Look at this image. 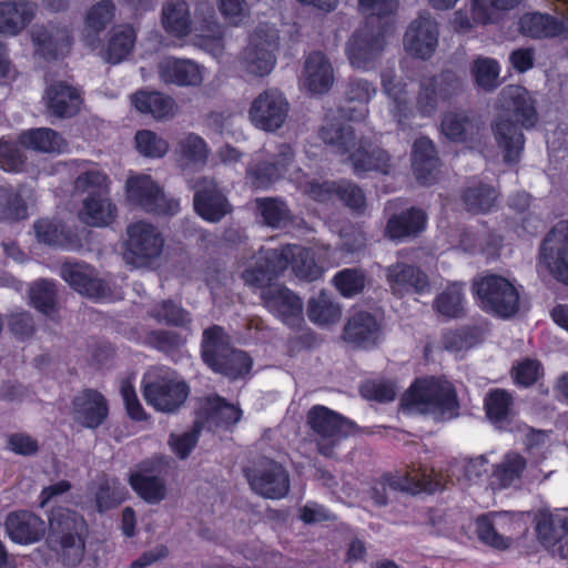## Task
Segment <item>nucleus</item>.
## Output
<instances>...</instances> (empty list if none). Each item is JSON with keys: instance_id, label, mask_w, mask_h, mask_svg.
Instances as JSON below:
<instances>
[{"instance_id": "1", "label": "nucleus", "mask_w": 568, "mask_h": 568, "mask_svg": "<svg viewBox=\"0 0 568 568\" xmlns=\"http://www.w3.org/2000/svg\"><path fill=\"white\" fill-rule=\"evenodd\" d=\"M496 105L500 113L493 123L494 136L503 151L504 161L515 163L524 150L525 139L510 115L523 128L534 126L537 122L535 101L525 88L508 85L500 91Z\"/></svg>"}, {"instance_id": "2", "label": "nucleus", "mask_w": 568, "mask_h": 568, "mask_svg": "<svg viewBox=\"0 0 568 568\" xmlns=\"http://www.w3.org/2000/svg\"><path fill=\"white\" fill-rule=\"evenodd\" d=\"M288 265L297 277L306 281H314L322 274V267L316 264L310 250L300 245H286L281 250H261L242 273V278L247 285L263 287Z\"/></svg>"}, {"instance_id": "3", "label": "nucleus", "mask_w": 568, "mask_h": 568, "mask_svg": "<svg viewBox=\"0 0 568 568\" xmlns=\"http://www.w3.org/2000/svg\"><path fill=\"white\" fill-rule=\"evenodd\" d=\"M318 134L321 140L332 145L337 154L346 156L356 174L369 171L389 173L392 168L389 154L379 148H373L366 141H357L351 125L326 123L320 129Z\"/></svg>"}, {"instance_id": "4", "label": "nucleus", "mask_w": 568, "mask_h": 568, "mask_svg": "<svg viewBox=\"0 0 568 568\" xmlns=\"http://www.w3.org/2000/svg\"><path fill=\"white\" fill-rule=\"evenodd\" d=\"M293 166V150L283 144L278 148L276 159L271 163H253L247 170V181L256 189H266L277 180L288 175L296 182L298 189L316 201H328L336 195L337 184L333 182H318L300 175L298 171L291 172Z\"/></svg>"}, {"instance_id": "5", "label": "nucleus", "mask_w": 568, "mask_h": 568, "mask_svg": "<svg viewBox=\"0 0 568 568\" xmlns=\"http://www.w3.org/2000/svg\"><path fill=\"white\" fill-rule=\"evenodd\" d=\"M402 406L410 414L452 417L457 408L456 390L445 378H419L404 394Z\"/></svg>"}, {"instance_id": "6", "label": "nucleus", "mask_w": 568, "mask_h": 568, "mask_svg": "<svg viewBox=\"0 0 568 568\" xmlns=\"http://www.w3.org/2000/svg\"><path fill=\"white\" fill-rule=\"evenodd\" d=\"M49 541L65 566H77L84 556L85 523L82 517L65 508L51 513Z\"/></svg>"}, {"instance_id": "7", "label": "nucleus", "mask_w": 568, "mask_h": 568, "mask_svg": "<svg viewBox=\"0 0 568 568\" xmlns=\"http://www.w3.org/2000/svg\"><path fill=\"white\" fill-rule=\"evenodd\" d=\"M202 357L214 372L231 379L243 377L252 366V359L245 352L230 347L227 336L220 326L203 332Z\"/></svg>"}, {"instance_id": "8", "label": "nucleus", "mask_w": 568, "mask_h": 568, "mask_svg": "<svg viewBox=\"0 0 568 568\" xmlns=\"http://www.w3.org/2000/svg\"><path fill=\"white\" fill-rule=\"evenodd\" d=\"M280 47L277 29L268 23L258 24L248 36L239 63L241 70L251 78L267 77L276 65Z\"/></svg>"}, {"instance_id": "9", "label": "nucleus", "mask_w": 568, "mask_h": 568, "mask_svg": "<svg viewBox=\"0 0 568 568\" xmlns=\"http://www.w3.org/2000/svg\"><path fill=\"white\" fill-rule=\"evenodd\" d=\"M187 395L186 383L169 367H154L144 376L143 397L159 412L176 410L185 402Z\"/></svg>"}, {"instance_id": "10", "label": "nucleus", "mask_w": 568, "mask_h": 568, "mask_svg": "<svg viewBox=\"0 0 568 568\" xmlns=\"http://www.w3.org/2000/svg\"><path fill=\"white\" fill-rule=\"evenodd\" d=\"M474 291L481 310L503 318L515 315L519 310V292L508 278L486 274L474 281Z\"/></svg>"}, {"instance_id": "11", "label": "nucleus", "mask_w": 568, "mask_h": 568, "mask_svg": "<svg viewBox=\"0 0 568 568\" xmlns=\"http://www.w3.org/2000/svg\"><path fill=\"white\" fill-rule=\"evenodd\" d=\"M444 488V480L434 469L428 471L426 467L410 468L404 476L387 477L377 481L371 488V498L378 506L387 504L389 494L396 490L418 494L422 491L434 493Z\"/></svg>"}, {"instance_id": "12", "label": "nucleus", "mask_w": 568, "mask_h": 568, "mask_svg": "<svg viewBox=\"0 0 568 568\" xmlns=\"http://www.w3.org/2000/svg\"><path fill=\"white\" fill-rule=\"evenodd\" d=\"M124 261L134 267H144L160 257L164 239L151 223L138 221L128 226Z\"/></svg>"}, {"instance_id": "13", "label": "nucleus", "mask_w": 568, "mask_h": 568, "mask_svg": "<svg viewBox=\"0 0 568 568\" xmlns=\"http://www.w3.org/2000/svg\"><path fill=\"white\" fill-rule=\"evenodd\" d=\"M125 190L129 202L146 212L174 215L180 211V202L166 196L150 175L139 174L128 178Z\"/></svg>"}, {"instance_id": "14", "label": "nucleus", "mask_w": 568, "mask_h": 568, "mask_svg": "<svg viewBox=\"0 0 568 568\" xmlns=\"http://www.w3.org/2000/svg\"><path fill=\"white\" fill-rule=\"evenodd\" d=\"M307 422L318 436L317 446L321 454L332 456L341 439L351 435L354 423L325 406H314L307 414Z\"/></svg>"}, {"instance_id": "15", "label": "nucleus", "mask_w": 568, "mask_h": 568, "mask_svg": "<svg viewBox=\"0 0 568 568\" xmlns=\"http://www.w3.org/2000/svg\"><path fill=\"white\" fill-rule=\"evenodd\" d=\"M251 489L257 495L280 499L290 490V478L285 468L270 458H261L245 468Z\"/></svg>"}, {"instance_id": "16", "label": "nucleus", "mask_w": 568, "mask_h": 568, "mask_svg": "<svg viewBox=\"0 0 568 568\" xmlns=\"http://www.w3.org/2000/svg\"><path fill=\"white\" fill-rule=\"evenodd\" d=\"M538 265L568 285V221L552 226L539 246Z\"/></svg>"}, {"instance_id": "17", "label": "nucleus", "mask_w": 568, "mask_h": 568, "mask_svg": "<svg viewBox=\"0 0 568 568\" xmlns=\"http://www.w3.org/2000/svg\"><path fill=\"white\" fill-rule=\"evenodd\" d=\"M288 111L290 103L285 94L276 88H270L253 99L248 109V119L255 128L265 132H275L284 125Z\"/></svg>"}, {"instance_id": "18", "label": "nucleus", "mask_w": 568, "mask_h": 568, "mask_svg": "<svg viewBox=\"0 0 568 568\" xmlns=\"http://www.w3.org/2000/svg\"><path fill=\"white\" fill-rule=\"evenodd\" d=\"M386 45L385 33L373 27V20L358 28L346 43L345 52L352 67L368 70Z\"/></svg>"}, {"instance_id": "19", "label": "nucleus", "mask_w": 568, "mask_h": 568, "mask_svg": "<svg viewBox=\"0 0 568 568\" xmlns=\"http://www.w3.org/2000/svg\"><path fill=\"white\" fill-rule=\"evenodd\" d=\"M524 515L493 514L476 520L478 538L496 549H506L511 542V535L525 532L527 525Z\"/></svg>"}, {"instance_id": "20", "label": "nucleus", "mask_w": 568, "mask_h": 568, "mask_svg": "<svg viewBox=\"0 0 568 568\" xmlns=\"http://www.w3.org/2000/svg\"><path fill=\"white\" fill-rule=\"evenodd\" d=\"M521 0H470L468 10L454 13L453 26L459 32H468L478 26H487L497 20L498 12L516 8Z\"/></svg>"}, {"instance_id": "21", "label": "nucleus", "mask_w": 568, "mask_h": 568, "mask_svg": "<svg viewBox=\"0 0 568 568\" xmlns=\"http://www.w3.org/2000/svg\"><path fill=\"white\" fill-rule=\"evenodd\" d=\"M439 30L436 20L429 13L414 19L404 36L406 52L418 59H429L438 45Z\"/></svg>"}, {"instance_id": "22", "label": "nucleus", "mask_w": 568, "mask_h": 568, "mask_svg": "<svg viewBox=\"0 0 568 568\" xmlns=\"http://www.w3.org/2000/svg\"><path fill=\"white\" fill-rule=\"evenodd\" d=\"M383 93L388 99V112L398 128L405 129L414 115L407 82L398 79L393 69L381 74Z\"/></svg>"}, {"instance_id": "23", "label": "nucleus", "mask_w": 568, "mask_h": 568, "mask_svg": "<svg viewBox=\"0 0 568 568\" xmlns=\"http://www.w3.org/2000/svg\"><path fill=\"white\" fill-rule=\"evenodd\" d=\"M191 187L195 191L194 209L204 220L217 222L230 212V204L214 180L199 178Z\"/></svg>"}, {"instance_id": "24", "label": "nucleus", "mask_w": 568, "mask_h": 568, "mask_svg": "<svg viewBox=\"0 0 568 568\" xmlns=\"http://www.w3.org/2000/svg\"><path fill=\"white\" fill-rule=\"evenodd\" d=\"M555 11L562 17V21L541 13L523 16L519 20L520 32L530 38L568 37V0H555Z\"/></svg>"}, {"instance_id": "25", "label": "nucleus", "mask_w": 568, "mask_h": 568, "mask_svg": "<svg viewBox=\"0 0 568 568\" xmlns=\"http://www.w3.org/2000/svg\"><path fill=\"white\" fill-rule=\"evenodd\" d=\"M335 72L329 59L321 51L305 57L301 85L312 95L326 94L334 85Z\"/></svg>"}, {"instance_id": "26", "label": "nucleus", "mask_w": 568, "mask_h": 568, "mask_svg": "<svg viewBox=\"0 0 568 568\" xmlns=\"http://www.w3.org/2000/svg\"><path fill=\"white\" fill-rule=\"evenodd\" d=\"M261 297L266 308L288 326H297L302 321L301 298L282 285H268Z\"/></svg>"}, {"instance_id": "27", "label": "nucleus", "mask_w": 568, "mask_h": 568, "mask_svg": "<svg viewBox=\"0 0 568 568\" xmlns=\"http://www.w3.org/2000/svg\"><path fill=\"white\" fill-rule=\"evenodd\" d=\"M30 36L37 53L45 59L62 58L70 52L72 36L67 26H34Z\"/></svg>"}, {"instance_id": "28", "label": "nucleus", "mask_w": 568, "mask_h": 568, "mask_svg": "<svg viewBox=\"0 0 568 568\" xmlns=\"http://www.w3.org/2000/svg\"><path fill=\"white\" fill-rule=\"evenodd\" d=\"M160 80L176 87H200L204 81L205 69L191 59L168 57L158 65Z\"/></svg>"}, {"instance_id": "29", "label": "nucleus", "mask_w": 568, "mask_h": 568, "mask_svg": "<svg viewBox=\"0 0 568 568\" xmlns=\"http://www.w3.org/2000/svg\"><path fill=\"white\" fill-rule=\"evenodd\" d=\"M386 282L396 296L409 293L422 294L429 287L427 275L417 266L397 262L386 267Z\"/></svg>"}, {"instance_id": "30", "label": "nucleus", "mask_w": 568, "mask_h": 568, "mask_svg": "<svg viewBox=\"0 0 568 568\" xmlns=\"http://www.w3.org/2000/svg\"><path fill=\"white\" fill-rule=\"evenodd\" d=\"M62 278L79 293L93 298H104L108 286L87 264L67 262L61 267Z\"/></svg>"}, {"instance_id": "31", "label": "nucleus", "mask_w": 568, "mask_h": 568, "mask_svg": "<svg viewBox=\"0 0 568 568\" xmlns=\"http://www.w3.org/2000/svg\"><path fill=\"white\" fill-rule=\"evenodd\" d=\"M43 102L51 115L69 118L78 113L82 99L78 89L63 81H57L45 88Z\"/></svg>"}, {"instance_id": "32", "label": "nucleus", "mask_w": 568, "mask_h": 568, "mask_svg": "<svg viewBox=\"0 0 568 568\" xmlns=\"http://www.w3.org/2000/svg\"><path fill=\"white\" fill-rule=\"evenodd\" d=\"M37 4L28 0L0 2V34L16 37L36 18Z\"/></svg>"}, {"instance_id": "33", "label": "nucleus", "mask_w": 568, "mask_h": 568, "mask_svg": "<svg viewBox=\"0 0 568 568\" xmlns=\"http://www.w3.org/2000/svg\"><path fill=\"white\" fill-rule=\"evenodd\" d=\"M241 416L242 410L237 406L226 403L220 396H212L202 400L196 420L209 429L229 428L236 424Z\"/></svg>"}, {"instance_id": "34", "label": "nucleus", "mask_w": 568, "mask_h": 568, "mask_svg": "<svg viewBox=\"0 0 568 568\" xmlns=\"http://www.w3.org/2000/svg\"><path fill=\"white\" fill-rule=\"evenodd\" d=\"M73 419L87 428H97L108 416L104 397L95 390H84L72 403Z\"/></svg>"}, {"instance_id": "35", "label": "nucleus", "mask_w": 568, "mask_h": 568, "mask_svg": "<svg viewBox=\"0 0 568 568\" xmlns=\"http://www.w3.org/2000/svg\"><path fill=\"white\" fill-rule=\"evenodd\" d=\"M568 532V509L561 511L541 513L538 517L536 531L542 544L547 547H552V552L558 554L561 558H568V539L564 541L558 540V529Z\"/></svg>"}, {"instance_id": "36", "label": "nucleus", "mask_w": 568, "mask_h": 568, "mask_svg": "<svg viewBox=\"0 0 568 568\" xmlns=\"http://www.w3.org/2000/svg\"><path fill=\"white\" fill-rule=\"evenodd\" d=\"M412 168L416 180L429 185L438 175V158L433 142L427 138L417 139L412 149Z\"/></svg>"}, {"instance_id": "37", "label": "nucleus", "mask_w": 568, "mask_h": 568, "mask_svg": "<svg viewBox=\"0 0 568 568\" xmlns=\"http://www.w3.org/2000/svg\"><path fill=\"white\" fill-rule=\"evenodd\" d=\"M115 16V7L110 0H100L91 6L84 16L82 41L91 50L99 48V34L110 24Z\"/></svg>"}, {"instance_id": "38", "label": "nucleus", "mask_w": 568, "mask_h": 568, "mask_svg": "<svg viewBox=\"0 0 568 568\" xmlns=\"http://www.w3.org/2000/svg\"><path fill=\"white\" fill-rule=\"evenodd\" d=\"M381 338V328L376 320L366 312L354 314L344 327V339L357 347H371Z\"/></svg>"}, {"instance_id": "39", "label": "nucleus", "mask_w": 568, "mask_h": 568, "mask_svg": "<svg viewBox=\"0 0 568 568\" xmlns=\"http://www.w3.org/2000/svg\"><path fill=\"white\" fill-rule=\"evenodd\" d=\"M116 215V207L111 202L109 194L87 195L81 209L78 212L79 220L94 227H104L110 225Z\"/></svg>"}, {"instance_id": "40", "label": "nucleus", "mask_w": 568, "mask_h": 568, "mask_svg": "<svg viewBox=\"0 0 568 568\" xmlns=\"http://www.w3.org/2000/svg\"><path fill=\"white\" fill-rule=\"evenodd\" d=\"M6 526L10 538L19 544L38 541L45 531L44 521L40 517L27 511L9 515Z\"/></svg>"}, {"instance_id": "41", "label": "nucleus", "mask_w": 568, "mask_h": 568, "mask_svg": "<svg viewBox=\"0 0 568 568\" xmlns=\"http://www.w3.org/2000/svg\"><path fill=\"white\" fill-rule=\"evenodd\" d=\"M131 104L140 113L149 114L155 120L171 119L178 111L173 98L156 91H138L131 95Z\"/></svg>"}, {"instance_id": "42", "label": "nucleus", "mask_w": 568, "mask_h": 568, "mask_svg": "<svg viewBox=\"0 0 568 568\" xmlns=\"http://www.w3.org/2000/svg\"><path fill=\"white\" fill-rule=\"evenodd\" d=\"M18 142L26 149L48 154H60L68 149L67 141L49 128L26 130L19 134Z\"/></svg>"}, {"instance_id": "43", "label": "nucleus", "mask_w": 568, "mask_h": 568, "mask_svg": "<svg viewBox=\"0 0 568 568\" xmlns=\"http://www.w3.org/2000/svg\"><path fill=\"white\" fill-rule=\"evenodd\" d=\"M161 22L169 36L185 38L192 29L189 4L184 0H168L162 7Z\"/></svg>"}, {"instance_id": "44", "label": "nucleus", "mask_w": 568, "mask_h": 568, "mask_svg": "<svg viewBox=\"0 0 568 568\" xmlns=\"http://www.w3.org/2000/svg\"><path fill=\"white\" fill-rule=\"evenodd\" d=\"M136 40V32L129 24L115 27L109 36L105 48L101 49V58L112 64H116L126 59L132 52Z\"/></svg>"}, {"instance_id": "45", "label": "nucleus", "mask_w": 568, "mask_h": 568, "mask_svg": "<svg viewBox=\"0 0 568 568\" xmlns=\"http://www.w3.org/2000/svg\"><path fill=\"white\" fill-rule=\"evenodd\" d=\"M527 468V459L517 452H509L494 466L493 477L500 488L517 486Z\"/></svg>"}, {"instance_id": "46", "label": "nucleus", "mask_w": 568, "mask_h": 568, "mask_svg": "<svg viewBox=\"0 0 568 568\" xmlns=\"http://www.w3.org/2000/svg\"><path fill=\"white\" fill-rule=\"evenodd\" d=\"M425 225V213L420 210L412 209L390 217L387 222L386 233L393 240H402L422 232Z\"/></svg>"}, {"instance_id": "47", "label": "nucleus", "mask_w": 568, "mask_h": 568, "mask_svg": "<svg viewBox=\"0 0 568 568\" xmlns=\"http://www.w3.org/2000/svg\"><path fill=\"white\" fill-rule=\"evenodd\" d=\"M375 87L367 80H351L345 91V95L348 102H357L358 106L345 110L348 119L353 121L364 120L368 114L367 103L375 97Z\"/></svg>"}, {"instance_id": "48", "label": "nucleus", "mask_w": 568, "mask_h": 568, "mask_svg": "<svg viewBox=\"0 0 568 568\" xmlns=\"http://www.w3.org/2000/svg\"><path fill=\"white\" fill-rule=\"evenodd\" d=\"M307 316L320 326H329L341 320L342 310L329 295L321 292L308 301Z\"/></svg>"}, {"instance_id": "49", "label": "nucleus", "mask_w": 568, "mask_h": 568, "mask_svg": "<svg viewBox=\"0 0 568 568\" xmlns=\"http://www.w3.org/2000/svg\"><path fill=\"white\" fill-rule=\"evenodd\" d=\"M175 154L186 164H205L210 154L206 142L195 133L183 134L176 141Z\"/></svg>"}, {"instance_id": "50", "label": "nucleus", "mask_w": 568, "mask_h": 568, "mask_svg": "<svg viewBox=\"0 0 568 568\" xmlns=\"http://www.w3.org/2000/svg\"><path fill=\"white\" fill-rule=\"evenodd\" d=\"M136 152L149 159H161L170 150L169 142L152 130H139L134 135Z\"/></svg>"}, {"instance_id": "51", "label": "nucleus", "mask_w": 568, "mask_h": 568, "mask_svg": "<svg viewBox=\"0 0 568 568\" xmlns=\"http://www.w3.org/2000/svg\"><path fill=\"white\" fill-rule=\"evenodd\" d=\"M443 133L453 141H467L478 134V126L465 114L448 113L442 121Z\"/></svg>"}, {"instance_id": "52", "label": "nucleus", "mask_w": 568, "mask_h": 568, "mask_svg": "<svg viewBox=\"0 0 568 568\" xmlns=\"http://www.w3.org/2000/svg\"><path fill=\"white\" fill-rule=\"evenodd\" d=\"M256 207L263 222L271 227H282L291 221L290 210L277 199H256Z\"/></svg>"}, {"instance_id": "53", "label": "nucleus", "mask_w": 568, "mask_h": 568, "mask_svg": "<svg viewBox=\"0 0 568 568\" xmlns=\"http://www.w3.org/2000/svg\"><path fill=\"white\" fill-rule=\"evenodd\" d=\"M32 306L42 314L53 317L57 313L55 287L52 282L41 280L36 282L29 292Z\"/></svg>"}, {"instance_id": "54", "label": "nucleus", "mask_w": 568, "mask_h": 568, "mask_svg": "<svg viewBox=\"0 0 568 568\" xmlns=\"http://www.w3.org/2000/svg\"><path fill=\"white\" fill-rule=\"evenodd\" d=\"M470 71L476 84L483 90L493 91L498 87L500 68L494 59L477 58L473 62Z\"/></svg>"}, {"instance_id": "55", "label": "nucleus", "mask_w": 568, "mask_h": 568, "mask_svg": "<svg viewBox=\"0 0 568 568\" xmlns=\"http://www.w3.org/2000/svg\"><path fill=\"white\" fill-rule=\"evenodd\" d=\"M74 191L87 195L109 194V179L97 168L88 169L75 179Z\"/></svg>"}, {"instance_id": "56", "label": "nucleus", "mask_w": 568, "mask_h": 568, "mask_svg": "<svg viewBox=\"0 0 568 568\" xmlns=\"http://www.w3.org/2000/svg\"><path fill=\"white\" fill-rule=\"evenodd\" d=\"M436 311L446 317H457L464 312V293L459 284H452L435 300Z\"/></svg>"}, {"instance_id": "57", "label": "nucleus", "mask_w": 568, "mask_h": 568, "mask_svg": "<svg viewBox=\"0 0 568 568\" xmlns=\"http://www.w3.org/2000/svg\"><path fill=\"white\" fill-rule=\"evenodd\" d=\"M132 488L148 503H159L165 497V486L162 480L155 476H145L133 474L130 477Z\"/></svg>"}, {"instance_id": "58", "label": "nucleus", "mask_w": 568, "mask_h": 568, "mask_svg": "<svg viewBox=\"0 0 568 568\" xmlns=\"http://www.w3.org/2000/svg\"><path fill=\"white\" fill-rule=\"evenodd\" d=\"M496 199V191L485 184L468 187L464 194V202L467 210L474 213L489 211L494 206Z\"/></svg>"}, {"instance_id": "59", "label": "nucleus", "mask_w": 568, "mask_h": 568, "mask_svg": "<svg viewBox=\"0 0 568 568\" xmlns=\"http://www.w3.org/2000/svg\"><path fill=\"white\" fill-rule=\"evenodd\" d=\"M439 94V80L433 75H425L419 82V90L416 98L417 111L426 116L430 115L436 106Z\"/></svg>"}, {"instance_id": "60", "label": "nucleus", "mask_w": 568, "mask_h": 568, "mask_svg": "<svg viewBox=\"0 0 568 568\" xmlns=\"http://www.w3.org/2000/svg\"><path fill=\"white\" fill-rule=\"evenodd\" d=\"M28 215L27 206L12 190L0 187V219L21 220Z\"/></svg>"}, {"instance_id": "61", "label": "nucleus", "mask_w": 568, "mask_h": 568, "mask_svg": "<svg viewBox=\"0 0 568 568\" xmlns=\"http://www.w3.org/2000/svg\"><path fill=\"white\" fill-rule=\"evenodd\" d=\"M511 396L504 389L491 390L485 400L486 412L490 419L504 420L510 413Z\"/></svg>"}, {"instance_id": "62", "label": "nucleus", "mask_w": 568, "mask_h": 568, "mask_svg": "<svg viewBox=\"0 0 568 568\" xmlns=\"http://www.w3.org/2000/svg\"><path fill=\"white\" fill-rule=\"evenodd\" d=\"M336 288L343 296H353L362 292L365 286V275L359 270L346 268L334 277Z\"/></svg>"}, {"instance_id": "63", "label": "nucleus", "mask_w": 568, "mask_h": 568, "mask_svg": "<svg viewBox=\"0 0 568 568\" xmlns=\"http://www.w3.org/2000/svg\"><path fill=\"white\" fill-rule=\"evenodd\" d=\"M34 231L39 242L49 245H65L67 236L59 222L40 220L34 224Z\"/></svg>"}, {"instance_id": "64", "label": "nucleus", "mask_w": 568, "mask_h": 568, "mask_svg": "<svg viewBox=\"0 0 568 568\" xmlns=\"http://www.w3.org/2000/svg\"><path fill=\"white\" fill-rule=\"evenodd\" d=\"M26 158L19 148L9 140L0 139V166L8 172L23 169Z\"/></svg>"}]
</instances>
